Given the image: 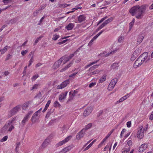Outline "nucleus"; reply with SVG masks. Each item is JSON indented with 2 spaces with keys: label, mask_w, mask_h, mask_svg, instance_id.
Masks as SVG:
<instances>
[{
  "label": "nucleus",
  "mask_w": 153,
  "mask_h": 153,
  "mask_svg": "<svg viewBox=\"0 0 153 153\" xmlns=\"http://www.w3.org/2000/svg\"><path fill=\"white\" fill-rule=\"evenodd\" d=\"M74 27V24L73 23H70L65 27V28L68 30H71Z\"/></svg>",
  "instance_id": "nucleus-21"
},
{
  "label": "nucleus",
  "mask_w": 153,
  "mask_h": 153,
  "mask_svg": "<svg viewBox=\"0 0 153 153\" xmlns=\"http://www.w3.org/2000/svg\"><path fill=\"white\" fill-rule=\"evenodd\" d=\"M30 103L29 102H27L24 103L22 105H21V108L22 109L25 110L29 106Z\"/></svg>",
  "instance_id": "nucleus-18"
},
{
  "label": "nucleus",
  "mask_w": 153,
  "mask_h": 153,
  "mask_svg": "<svg viewBox=\"0 0 153 153\" xmlns=\"http://www.w3.org/2000/svg\"><path fill=\"white\" fill-rule=\"evenodd\" d=\"M2 2L4 3L5 4H7L10 2H12V1L11 0H3Z\"/></svg>",
  "instance_id": "nucleus-47"
},
{
  "label": "nucleus",
  "mask_w": 153,
  "mask_h": 153,
  "mask_svg": "<svg viewBox=\"0 0 153 153\" xmlns=\"http://www.w3.org/2000/svg\"><path fill=\"white\" fill-rule=\"evenodd\" d=\"M17 21V20L16 19H13L9 21L8 22H7V23L8 24H9L10 23L11 24H13L15 23Z\"/></svg>",
  "instance_id": "nucleus-31"
},
{
  "label": "nucleus",
  "mask_w": 153,
  "mask_h": 153,
  "mask_svg": "<svg viewBox=\"0 0 153 153\" xmlns=\"http://www.w3.org/2000/svg\"><path fill=\"white\" fill-rule=\"evenodd\" d=\"M74 56V54H71L69 56H62V57H64L63 59L64 60L63 64H65L70 60L73 56Z\"/></svg>",
  "instance_id": "nucleus-13"
},
{
  "label": "nucleus",
  "mask_w": 153,
  "mask_h": 153,
  "mask_svg": "<svg viewBox=\"0 0 153 153\" xmlns=\"http://www.w3.org/2000/svg\"><path fill=\"white\" fill-rule=\"evenodd\" d=\"M70 149V148L69 147H65L60 151L59 153H66L67 152L69 151Z\"/></svg>",
  "instance_id": "nucleus-17"
},
{
  "label": "nucleus",
  "mask_w": 153,
  "mask_h": 153,
  "mask_svg": "<svg viewBox=\"0 0 153 153\" xmlns=\"http://www.w3.org/2000/svg\"><path fill=\"white\" fill-rule=\"evenodd\" d=\"M29 118V117H28L27 116L25 115V117H24L23 119L22 120L21 123L22 124V125H24L25 124L26 122L28 120V119Z\"/></svg>",
  "instance_id": "nucleus-22"
},
{
  "label": "nucleus",
  "mask_w": 153,
  "mask_h": 153,
  "mask_svg": "<svg viewBox=\"0 0 153 153\" xmlns=\"http://www.w3.org/2000/svg\"><path fill=\"white\" fill-rule=\"evenodd\" d=\"M147 130V129H144L143 126H141L138 129V131L137 133V136L138 138L141 139L144 136V131H146Z\"/></svg>",
  "instance_id": "nucleus-5"
},
{
  "label": "nucleus",
  "mask_w": 153,
  "mask_h": 153,
  "mask_svg": "<svg viewBox=\"0 0 153 153\" xmlns=\"http://www.w3.org/2000/svg\"><path fill=\"white\" fill-rule=\"evenodd\" d=\"M143 38L144 37L143 36H140L138 37L137 39V44L138 45L140 44L142 42V41H143Z\"/></svg>",
  "instance_id": "nucleus-24"
},
{
  "label": "nucleus",
  "mask_w": 153,
  "mask_h": 153,
  "mask_svg": "<svg viewBox=\"0 0 153 153\" xmlns=\"http://www.w3.org/2000/svg\"><path fill=\"white\" fill-rule=\"evenodd\" d=\"M117 81V80L116 78L112 79L108 85V90L109 91H111L114 88Z\"/></svg>",
  "instance_id": "nucleus-6"
},
{
  "label": "nucleus",
  "mask_w": 153,
  "mask_h": 153,
  "mask_svg": "<svg viewBox=\"0 0 153 153\" xmlns=\"http://www.w3.org/2000/svg\"><path fill=\"white\" fill-rule=\"evenodd\" d=\"M96 84V82H92L89 85V87L90 88H92Z\"/></svg>",
  "instance_id": "nucleus-44"
},
{
  "label": "nucleus",
  "mask_w": 153,
  "mask_h": 153,
  "mask_svg": "<svg viewBox=\"0 0 153 153\" xmlns=\"http://www.w3.org/2000/svg\"><path fill=\"white\" fill-rule=\"evenodd\" d=\"M106 79V75H104L99 80V82L100 83H102Z\"/></svg>",
  "instance_id": "nucleus-26"
},
{
  "label": "nucleus",
  "mask_w": 153,
  "mask_h": 153,
  "mask_svg": "<svg viewBox=\"0 0 153 153\" xmlns=\"http://www.w3.org/2000/svg\"><path fill=\"white\" fill-rule=\"evenodd\" d=\"M68 92L65 91L64 93H62L59 96V101L65 99L66 97Z\"/></svg>",
  "instance_id": "nucleus-15"
},
{
  "label": "nucleus",
  "mask_w": 153,
  "mask_h": 153,
  "mask_svg": "<svg viewBox=\"0 0 153 153\" xmlns=\"http://www.w3.org/2000/svg\"><path fill=\"white\" fill-rule=\"evenodd\" d=\"M100 71V70L99 69H96L94 71L88 73V76H91L94 75L98 74Z\"/></svg>",
  "instance_id": "nucleus-19"
},
{
  "label": "nucleus",
  "mask_w": 153,
  "mask_h": 153,
  "mask_svg": "<svg viewBox=\"0 0 153 153\" xmlns=\"http://www.w3.org/2000/svg\"><path fill=\"white\" fill-rule=\"evenodd\" d=\"M64 57H62L58 61L55 62L53 66V68L54 69H56L59 68L62 62H63L64 60L63 59H64Z\"/></svg>",
  "instance_id": "nucleus-9"
},
{
  "label": "nucleus",
  "mask_w": 153,
  "mask_h": 153,
  "mask_svg": "<svg viewBox=\"0 0 153 153\" xmlns=\"http://www.w3.org/2000/svg\"><path fill=\"white\" fill-rule=\"evenodd\" d=\"M92 145V144L90 143L88 146L85 147L84 149V151H85L89 149Z\"/></svg>",
  "instance_id": "nucleus-48"
},
{
  "label": "nucleus",
  "mask_w": 153,
  "mask_h": 153,
  "mask_svg": "<svg viewBox=\"0 0 153 153\" xmlns=\"http://www.w3.org/2000/svg\"><path fill=\"white\" fill-rule=\"evenodd\" d=\"M130 147H129L128 148H124L122 150V153H127L130 150Z\"/></svg>",
  "instance_id": "nucleus-33"
},
{
  "label": "nucleus",
  "mask_w": 153,
  "mask_h": 153,
  "mask_svg": "<svg viewBox=\"0 0 153 153\" xmlns=\"http://www.w3.org/2000/svg\"><path fill=\"white\" fill-rule=\"evenodd\" d=\"M135 52V53L134 55H137V54H139V49H136L134 51V53Z\"/></svg>",
  "instance_id": "nucleus-62"
},
{
  "label": "nucleus",
  "mask_w": 153,
  "mask_h": 153,
  "mask_svg": "<svg viewBox=\"0 0 153 153\" xmlns=\"http://www.w3.org/2000/svg\"><path fill=\"white\" fill-rule=\"evenodd\" d=\"M92 108L91 107H89L87 108L83 113L85 117L89 115L91 112L92 111Z\"/></svg>",
  "instance_id": "nucleus-12"
},
{
  "label": "nucleus",
  "mask_w": 153,
  "mask_h": 153,
  "mask_svg": "<svg viewBox=\"0 0 153 153\" xmlns=\"http://www.w3.org/2000/svg\"><path fill=\"white\" fill-rule=\"evenodd\" d=\"M126 131V129L123 128V129L120 136V138H122L123 137V134H124Z\"/></svg>",
  "instance_id": "nucleus-37"
},
{
  "label": "nucleus",
  "mask_w": 153,
  "mask_h": 153,
  "mask_svg": "<svg viewBox=\"0 0 153 153\" xmlns=\"http://www.w3.org/2000/svg\"><path fill=\"white\" fill-rule=\"evenodd\" d=\"M21 108V105H18L12 109L9 112L8 117H10L14 115L17 112L20 110Z\"/></svg>",
  "instance_id": "nucleus-3"
},
{
  "label": "nucleus",
  "mask_w": 153,
  "mask_h": 153,
  "mask_svg": "<svg viewBox=\"0 0 153 153\" xmlns=\"http://www.w3.org/2000/svg\"><path fill=\"white\" fill-rule=\"evenodd\" d=\"M46 6V5H45V4H43V5H42L40 7V10H42L43 9H44L45 8Z\"/></svg>",
  "instance_id": "nucleus-63"
},
{
  "label": "nucleus",
  "mask_w": 153,
  "mask_h": 153,
  "mask_svg": "<svg viewBox=\"0 0 153 153\" xmlns=\"http://www.w3.org/2000/svg\"><path fill=\"white\" fill-rule=\"evenodd\" d=\"M148 147V145L147 144H143L140 146L139 147V148L138 151L140 152H143Z\"/></svg>",
  "instance_id": "nucleus-11"
},
{
  "label": "nucleus",
  "mask_w": 153,
  "mask_h": 153,
  "mask_svg": "<svg viewBox=\"0 0 153 153\" xmlns=\"http://www.w3.org/2000/svg\"><path fill=\"white\" fill-rule=\"evenodd\" d=\"M118 66V63H114L111 65V67L112 69H117Z\"/></svg>",
  "instance_id": "nucleus-25"
},
{
  "label": "nucleus",
  "mask_w": 153,
  "mask_h": 153,
  "mask_svg": "<svg viewBox=\"0 0 153 153\" xmlns=\"http://www.w3.org/2000/svg\"><path fill=\"white\" fill-rule=\"evenodd\" d=\"M39 76V75L38 74H36L33 76L31 78V80L32 81H34Z\"/></svg>",
  "instance_id": "nucleus-41"
},
{
  "label": "nucleus",
  "mask_w": 153,
  "mask_h": 153,
  "mask_svg": "<svg viewBox=\"0 0 153 153\" xmlns=\"http://www.w3.org/2000/svg\"><path fill=\"white\" fill-rule=\"evenodd\" d=\"M42 38L41 36H39L35 40V44L37 43L39 41V40L41 39Z\"/></svg>",
  "instance_id": "nucleus-55"
},
{
  "label": "nucleus",
  "mask_w": 153,
  "mask_h": 153,
  "mask_svg": "<svg viewBox=\"0 0 153 153\" xmlns=\"http://www.w3.org/2000/svg\"><path fill=\"white\" fill-rule=\"evenodd\" d=\"M15 120V118H12L11 119L9 120L7 123L10 125H12V123H13Z\"/></svg>",
  "instance_id": "nucleus-38"
},
{
  "label": "nucleus",
  "mask_w": 153,
  "mask_h": 153,
  "mask_svg": "<svg viewBox=\"0 0 153 153\" xmlns=\"http://www.w3.org/2000/svg\"><path fill=\"white\" fill-rule=\"evenodd\" d=\"M92 125L91 123H89L87 125H86L85 126V128L86 129H87L90 128L92 126Z\"/></svg>",
  "instance_id": "nucleus-50"
},
{
  "label": "nucleus",
  "mask_w": 153,
  "mask_h": 153,
  "mask_svg": "<svg viewBox=\"0 0 153 153\" xmlns=\"http://www.w3.org/2000/svg\"><path fill=\"white\" fill-rule=\"evenodd\" d=\"M77 93V91L76 90H74L73 92V93H72L71 92H70V99H72L75 96L76 94Z\"/></svg>",
  "instance_id": "nucleus-23"
},
{
  "label": "nucleus",
  "mask_w": 153,
  "mask_h": 153,
  "mask_svg": "<svg viewBox=\"0 0 153 153\" xmlns=\"http://www.w3.org/2000/svg\"><path fill=\"white\" fill-rule=\"evenodd\" d=\"M14 128V126L12 125H10L7 123L2 128V130L4 132H10Z\"/></svg>",
  "instance_id": "nucleus-4"
},
{
  "label": "nucleus",
  "mask_w": 153,
  "mask_h": 153,
  "mask_svg": "<svg viewBox=\"0 0 153 153\" xmlns=\"http://www.w3.org/2000/svg\"><path fill=\"white\" fill-rule=\"evenodd\" d=\"M80 4H79L76 6L75 7L76 8V9L77 10L78 9H81L82 8V7H79V6H80Z\"/></svg>",
  "instance_id": "nucleus-60"
},
{
  "label": "nucleus",
  "mask_w": 153,
  "mask_h": 153,
  "mask_svg": "<svg viewBox=\"0 0 153 153\" xmlns=\"http://www.w3.org/2000/svg\"><path fill=\"white\" fill-rule=\"evenodd\" d=\"M86 18V17L85 15L82 14L77 17V19L79 23H81L85 20Z\"/></svg>",
  "instance_id": "nucleus-14"
},
{
  "label": "nucleus",
  "mask_w": 153,
  "mask_h": 153,
  "mask_svg": "<svg viewBox=\"0 0 153 153\" xmlns=\"http://www.w3.org/2000/svg\"><path fill=\"white\" fill-rule=\"evenodd\" d=\"M59 37V35H53V37L52 39L54 40H56Z\"/></svg>",
  "instance_id": "nucleus-46"
},
{
  "label": "nucleus",
  "mask_w": 153,
  "mask_h": 153,
  "mask_svg": "<svg viewBox=\"0 0 153 153\" xmlns=\"http://www.w3.org/2000/svg\"><path fill=\"white\" fill-rule=\"evenodd\" d=\"M20 142H18L16 143V150H17V148H18L20 145Z\"/></svg>",
  "instance_id": "nucleus-59"
},
{
  "label": "nucleus",
  "mask_w": 153,
  "mask_h": 153,
  "mask_svg": "<svg viewBox=\"0 0 153 153\" xmlns=\"http://www.w3.org/2000/svg\"><path fill=\"white\" fill-rule=\"evenodd\" d=\"M72 63L71 62L69 64H68L65 67L61 69L60 71L63 72L66 70L67 69L71 67Z\"/></svg>",
  "instance_id": "nucleus-28"
},
{
  "label": "nucleus",
  "mask_w": 153,
  "mask_h": 153,
  "mask_svg": "<svg viewBox=\"0 0 153 153\" xmlns=\"http://www.w3.org/2000/svg\"><path fill=\"white\" fill-rule=\"evenodd\" d=\"M134 23L131 22L129 24V27L130 30H131V28L133 27V26L134 25Z\"/></svg>",
  "instance_id": "nucleus-56"
},
{
  "label": "nucleus",
  "mask_w": 153,
  "mask_h": 153,
  "mask_svg": "<svg viewBox=\"0 0 153 153\" xmlns=\"http://www.w3.org/2000/svg\"><path fill=\"white\" fill-rule=\"evenodd\" d=\"M124 101L123 100V98L122 97L118 101H117V104L119 103L120 102H122L123 101Z\"/></svg>",
  "instance_id": "nucleus-64"
},
{
  "label": "nucleus",
  "mask_w": 153,
  "mask_h": 153,
  "mask_svg": "<svg viewBox=\"0 0 153 153\" xmlns=\"http://www.w3.org/2000/svg\"><path fill=\"white\" fill-rule=\"evenodd\" d=\"M39 114L36 112L33 115L31 118V120L33 123H35L36 122V117L38 116Z\"/></svg>",
  "instance_id": "nucleus-16"
},
{
  "label": "nucleus",
  "mask_w": 153,
  "mask_h": 153,
  "mask_svg": "<svg viewBox=\"0 0 153 153\" xmlns=\"http://www.w3.org/2000/svg\"><path fill=\"white\" fill-rule=\"evenodd\" d=\"M132 142L131 140H129L128 141L127 143V144L129 146L132 145Z\"/></svg>",
  "instance_id": "nucleus-58"
},
{
  "label": "nucleus",
  "mask_w": 153,
  "mask_h": 153,
  "mask_svg": "<svg viewBox=\"0 0 153 153\" xmlns=\"http://www.w3.org/2000/svg\"><path fill=\"white\" fill-rule=\"evenodd\" d=\"M98 61H94V62H93L89 63V64H88V65H86L85 66V68H88V67H89L90 66L93 65L94 64L97 63L98 62Z\"/></svg>",
  "instance_id": "nucleus-32"
},
{
  "label": "nucleus",
  "mask_w": 153,
  "mask_h": 153,
  "mask_svg": "<svg viewBox=\"0 0 153 153\" xmlns=\"http://www.w3.org/2000/svg\"><path fill=\"white\" fill-rule=\"evenodd\" d=\"M48 142H47L46 140H45L42 143V147L45 148V147L47 145H48Z\"/></svg>",
  "instance_id": "nucleus-40"
},
{
  "label": "nucleus",
  "mask_w": 153,
  "mask_h": 153,
  "mask_svg": "<svg viewBox=\"0 0 153 153\" xmlns=\"http://www.w3.org/2000/svg\"><path fill=\"white\" fill-rule=\"evenodd\" d=\"M54 106L55 107H60L61 106L60 104L57 101H56L53 104Z\"/></svg>",
  "instance_id": "nucleus-34"
},
{
  "label": "nucleus",
  "mask_w": 153,
  "mask_h": 153,
  "mask_svg": "<svg viewBox=\"0 0 153 153\" xmlns=\"http://www.w3.org/2000/svg\"><path fill=\"white\" fill-rule=\"evenodd\" d=\"M99 65H94L92 67H91L89 69V71H90V70H91L92 69H94V68H97L98 67Z\"/></svg>",
  "instance_id": "nucleus-53"
},
{
  "label": "nucleus",
  "mask_w": 153,
  "mask_h": 153,
  "mask_svg": "<svg viewBox=\"0 0 153 153\" xmlns=\"http://www.w3.org/2000/svg\"><path fill=\"white\" fill-rule=\"evenodd\" d=\"M85 129H83L78 133L76 135V139L79 140L84 136L85 133Z\"/></svg>",
  "instance_id": "nucleus-10"
},
{
  "label": "nucleus",
  "mask_w": 153,
  "mask_h": 153,
  "mask_svg": "<svg viewBox=\"0 0 153 153\" xmlns=\"http://www.w3.org/2000/svg\"><path fill=\"white\" fill-rule=\"evenodd\" d=\"M62 28V27L59 26V27L56 28L54 30V32H56L60 30Z\"/></svg>",
  "instance_id": "nucleus-52"
},
{
  "label": "nucleus",
  "mask_w": 153,
  "mask_h": 153,
  "mask_svg": "<svg viewBox=\"0 0 153 153\" xmlns=\"http://www.w3.org/2000/svg\"><path fill=\"white\" fill-rule=\"evenodd\" d=\"M27 52L28 51L27 50H23L21 51V53L22 56H24L27 53Z\"/></svg>",
  "instance_id": "nucleus-49"
},
{
  "label": "nucleus",
  "mask_w": 153,
  "mask_h": 153,
  "mask_svg": "<svg viewBox=\"0 0 153 153\" xmlns=\"http://www.w3.org/2000/svg\"><path fill=\"white\" fill-rule=\"evenodd\" d=\"M148 57V55L147 53H144L142 54L137 59L134 63V67L136 68L141 66L143 63L147 61Z\"/></svg>",
  "instance_id": "nucleus-2"
},
{
  "label": "nucleus",
  "mask_w": 153,
  "mask_h": 153,
  "mask_svg": "<svg viewBox=\"0 0 153 153\" xmlns=\"http://www.w3.org/2000/svg\"><path fill=\"white\" fill-rule=\"evenodd\" d=\"M77 72L74 73H73V74H71L70 75H69V77L70 78H74V77L77 74Z\"/></svg>",
  "instance_id": "nucleus-45"
},
{
  "label": "nucleus",
  "mask_w": 153,
  "mask_h": 153,
  "mask_svg": "<svg viewBox=\"0 0 153 153\" xmlns=\"http://www.w3.org/2000/svg\"><path fill=\"white\" fill-rule=\"evenodd\" d=\"M69 83V79L65 80L62 82L61 84L58 85L56 86V88L58 89H62L66 87Z\"/></svg>",
  "instance_id": "nucleus-7"
},
{
  "label": "nucleus",
  "mask_w": 153,
  "mask_h": 153,
  "mask_svg": "<svg viewBox=\"0 0 153 153\" xmlns=\"http://www.w3.org/2000/svg\"><path fill=\"white\" fill-rule=\"evenodd\" d=\"M129 97V94H128L123 97H122V98H123V100H125L128 98Z\"/></svg>",
  "instance_id": "nucleus-51"
},
{
  "label": "nucleus",
  "mask_w": 153,
  "mask_h": 153,
  "mask_svg": "<svg viewBox=\"0 0 153 153\" xmlns=\"http://www.w3.org/2000/svg\"><path fill=\"white\" fill-rule=\"evenodd\" d=\"M113 20V18L112 17L108 18L107 20H106L104 22L107 25L110 22L112 21Z\"/></svg>",
  "instance_id": "nucleus-30"
},
{
  "label": "nucleus",
  "mask_w": 153,
  "mask_h": 153,
  "mask_svg": "<svg viewBox=\"0 0 153 153\" xmlns=\"http://www.w3.org/2000/svg\"><path fill=\"white\" fill-rule=\"evenodd\" d=\"M71 138L72 136L71 135H70L67 137L65 139L59 142L57 144H56V146L57 147L59 146L65 144V143L68 142L71 139Z\"/></svg>",
  "instance_id": "nucleus-8"
},
{
  "label": "nucleus",
  "mask_w": 153,
  "mask_h": 153,
  "mask_svg": "<svg viewBox=\"0 0 153 153\" xmlns=\"http://www.w3.org/2000/svg\"><path fill=\"white\" fill-rule=\"evenodd\" d=\"M39 84H35L32 87V88L30 89V90L32 91L35 89H37L39 86Z\"/></svg>",
  "instance_id": "nucleus-36"
},
{
  "label": "nucleus",
  "mask_w": 153,
  "mask_h": 153,
  "mask_svg": "<svg viewBox=\"0 0 153 153\" xmlns=\"http://www.w3.org/2000/svg\"><path fill=\"white\" fill-rule=\"evenodd\" d=\"M131 122L130 121L127 122L126 123L127 126L128 128H129L131 127Z\"/></svg>",
  "instance_id": "nucleus-54"
},
{
  "label": "nucleus",
  "mask_w": 153,
  "mask_h": 153,
  "mask_svg": "<svg viewBox=\"0 0 153 153\" xmlns=\"http://www.w3.org/2000/svg\"><path fill=\"white\" fill-rule=\"evenodd\" d=\"M7 138L8 136H5L0 141L1 142L5 141L7 140Z\"/></svg>",
  "instance_id": "nucleus-42"
},
{
  "label": "nucleus",
  "mask_w": 153,
  "mask_h": 153,
  "mask_svg": "<svg viewBox=\"0 0 153 153\" xmlns=\"http://www.w3.org/2000/svg\"><path fill=\"white\" fill-rule=\"evenodd\" d=\"M10 48V47L7 46H6L4 49L2 50L1 51V54H3L6 51H7V50Z\"/></svg>",
  "instance_id": "nucleus-29"
},
{
  "label": "nucleus",
  "mask_w": 153,
  "mask_h": 153,
  "mask_svg": "<svg viewBox=\"0 0 153 153\" xmlns=\"http://www.w3.org/2000/svg\"><path fill=\"white\" fill-rule=\"evenodd\" d=\"M149 119L150 120H153V111L151 112V114L149 117Z\"/></svg>",
  "instance_id": "nucleus-57"
},
{
  "label": "nucleus",
  "mask_w": 153,
  "mask_h": 153,
  "mask_svg": "<svg viewBox=\"0 0 153 153\" xmlns=\"http://www.w3.org/2000/svg\"><path fill=\"white\" fill-rule=\"evenodd\" d=\"M135 53V52L134 53H133L132 56L131 58V60L133 61L135 59V58H136L137 57V55H134Z\"/></svg>",
  "instance_id": "nucleus-39"
},
{
  "label": "nucleus",
  "mask_w": 153,
  "mask_h": 153,
  "mask_svg": "<svg viewBox=\"0 0 153 153\" xmlns=\"http://www.w3.org/2000/svg\"><path fill=\"white\" fill-rule=\"evenodd\" d=\"M51 100H49L47 102L46 105H45V108L42 111V112H44L47 109L48 107H49V105L51 103Z\"/></svg>",
  "instance_id": "nucleus-27"
},
{
  "label": "nucleus",
  "mask_w": 153,
  "mask_h": 153,
  "mask_svg": "<svg viewBox=\"0 0 153 153\" xmlns=\"http://www.w3.org/2000/svg\"><path fill=\"white\" fill-rule=\"evenodd\" d=\"M146 9V6L145 4L139 6L136 5L132 7L129 10V13L132 16H135L137 19H142Z\"/></svg>",
  "instance_id": "nucleus-1"
},
{
  "label": "nucleus",
  "mask_w": 153,
  "mask_h": 153,
  "mask_svg": "<svg viewBox=\"0 0 153 153\" xmlns=\"http://www.w3.org/2000/svg\"><path fill=\"white\" fill-rule=\"evenodd\" d=\"M107 18L108 17L107 16H106L101 19L98 22L97 25H99L100 23L102 22L103 21H104L106 19H107Z\"/></svg>",
  "instance_id": "nucleus-35"
},
{
  "label": "nucleus",
  "mask_w": 153,
  "mask_h": 153,
  "mask_svg": "<svg viewBox=\"0 0 153 153\" xmlns=\"http://www.w3.org/2000/svg\"><path fill=\"white\" fill-rule=\"evenodd\" d=\"M70 5V4H67L66 3L62 4H59L58 5V7L61 8H64Z\"/></svg>",
  "instance_id": "nucleus-20"
},
{
  "label": "nucleus",
  "mask_w": 153,
  "mask_h": 153,
  "mask_svg": "<svg viewBox=\"0 0 153 153\" xmlns=\"http://www.w3.org/2000/svg\"><path fill=\"white\" fill-rule=\"evenodd\" d=\"M33 113V111H30L26 115L28 117H30V115L31 114H32Z\"/></svg>",
  "instance_id": "nucleus-61"
},
{
  "label": "nucleus",
  "mask_w": 153,
  "mask_h": 153,
  "mask_svg": "<svg viewBox=\"0 0 153 153\" xmlns=\"http://www.w3.org/2000/svg\"><path fill=\"white\" fill-rule=\"evenodd\" d=\"M124 39V38L122 36H119L118 39V41L119 42H123Z\"/></svg>",
  "instance_id": "nucleus-43"
}]
</instances>
